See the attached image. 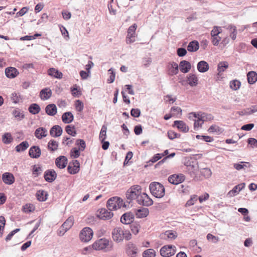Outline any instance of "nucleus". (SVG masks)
<instances>
[{
  "label": "nucleus",
  "instance_id": "obj_1",
  "mask_svg": "<svg viewBox=\"0 0 257 257\" xmlns=\"http://www.w3.org/2000/svg\"><path fill=\"white\" fill-rule=\"evenodd\" d=\"M149 189L152 194L156 198H161L165 195V188L159 182H152L150 184Z\"/></svg>",
  "mask_w": 257,
  "mask_h": 257
},
{
  "label": "nucleus",
  "instance_id": "obj_2",
  "mask_svg": "<svg viewBox=\"0 0 257 257\" xmlns=\"http://www.w3.org/2000/svg\"><path fill=\"white\" fill-rule=\"evenodd\" d=\"M113 246V243L112 241L103 238L99 239L94 242L92 244V247L95 250H100L107 248L108 250L112 249Z\"/></svg>",
  "mask_w": 257,
  "mask_h": 257
},
{
  "label": "nucleus",
  "instance_id": "obj_3",
  "mask_svg": "<svg viewBox=\"0 0 257 257\" xmlns=\"http://www.w3.org/2000/svg\"><path fill=\"white\" fill-rule=\"evenodd\" d=\"M142 192V187L139 185H135L131 186L126 192V197L127 200L131 201L135 199H138L139 196Z\"/></svg>",
  "mask_w": 257,
  "mask_h": 257
},
{
  "label": "nucleus",
  "instance_id": "obj_4",
  "mask_svg": "<svg viewBox=\"0 0 257 257\" xmlns=\"http://www.w3.org/2000/svg\"><path fill=\"white\" fill-rule=\"evenodd\" d=\"M113 240L116 242H120L124 239L123 229L116 226L113 228L111 232Z\"/></svg>",
  "mask_w": 257,
  "mask_h": 257
},
{
  "label": "nucleus",
  "instance_id": "obj_5",
  "mask_svg": "<svg viewBox=\"0 0 257 257\" xmlns=\"http://www.w3.org/2000/svg\"><path fill=\"white\" fill-rule=\"evenodd\" d=\"M93 232L91 228L88 227H84L80 233V238L83 242H88L91 239Z\"/></svg>",
  "mask_w": 257,
  "mask_h": 257
},
{
  "label": "nucleus",
  "instance_id": "obj_6",
  "mask_svg": "<svg viewBox=\"0 0 257 257\" xmlns=\"http://www.w3.org/2000/svg\"><path fill=\"white\" fill-rule=\"evenodd\" d=\"M160 252L162 256L171 257L175 254L176 249L175 246L171 245H164L161 248Z\"/></svg>",
  "mask_w": 257,
  "mask_h": 257
},
{
  "label": "nucleus",
  "instance_id": "obj_7",
  "mask_svg": "<svg viewBox=\"0 0 257 257\" xmlns=\"http://www.w3.org/2000/svg\"><path fill=\"white\" fill-rule=\"evenodd\" d=\"M137 201L139 204L145 206H149L153 204L152 199L146 193H141Z\"/></svg>",
  "mask_w": 257,
  "mask_h": 257
},
{
  "label": "nucleus",
  "instance_id": "obj_8",
  "mask_svg": "<svg viewBox=\"0 0 257 257\" xmlns=\"http://www.w3.org/2000/svg\"><path fill=\"white\" fill-rule=\"evenodd\" d=\"M137 28V25L136 24H134L128 28L126 40L127 44H131L135 41L136 31Z\"/></svg>",
  "mask_w": 257,
  "mask_h": 257
},
{
  "label": "nucleus",
  "instance_id": "obj_9",
  "mask_svg": "<svg viewBox=\"0 0 257 257\" xmlns=\"http://www.w3.org/2000/svg\"><path fill=\"white\" fill-rule=\"evenodd\" d=\"M138 251L136 245L132 242H128L126 246V253L130 257H136Z\"/></svg>",
  "mask_w": 257,
  "mask_h": 257
},
{
  "label": "nucleus",
  "instance_id": "obj_10",
  "mask_svg": "<svg viewBox=\"0 0 257 257\" xmlns=\"http://www.w3.org/2000/svg\"><path fill=\"white\" fill-rule=\"evenodd\" d=\"M185 176L182 174H173L168 177V181L174 185L181 183L185 180Z\"/></svg>",
  "mask_w": 257,
  "mask_h": 257
},
{
  "label": "nucleus",
  "instance_id": "obj_11",
  "mask_svg": "<svg viewBox=\"0 0 257 257\" xmlns=\"http://www.w3.org/2000/svg\"><path fill=\"white\" fill-rule=\"evenodd\" d=\"M134 215L132 212L124 213L120 217V221L124 224H130L134 222Z\"/></svg>",
  "mask_w": 257,
  "mask_h": 257
},
{
  "label": "nucleus",
  "instance_id": "obj_12",
  "mask_svg": "<svg viewBox=\"0 0 257 257\" xmlns=\"http://www.w3.org/2000/svg\"><path fill=\"white\" fill-rule=\"evenodd\" d=\"M3 182L7 185H12L15 181V178L13 174L9 172H5L2 176Z\"/></svg>",
  "mask_w": 257,
  "mask_h": 257
},
{
  "label": "nucleus",
  "instance_id": "obj_13",
  "mask_svg": "<svg viewBox=\"0 0 257 257\" xmlns=\"http://www.w3.org/2000/svg\"><path fill=\"white\" fill-rule=\"evenodd\" d=\"M45 180L49 183L53 182L57 178V173L54 170H47L44 173Z\"/></svg>",
  "mask_w": 257,
  "mask_h": 257
},
{
  "label": "nucleus",
  "instance_id": "obj_14",
  "mask_svg": "<svg viewBox=\"0 0 257 257\" xmlns=\"http://www.w3.org/2000/svg\"><path fill=\"white\" fill-rule=\"evenodd\" d=\"M113 215V213L110 210L108 211L105 208H101L98 215V217L103 220L110 219Z\"/></svg>",
  "mask_w": 257,
  "mask_h": 257
},
{
  "label": "nucleus",
  "instance_id": "obj_15",
  "mask_svg": "<svg viewBox=\"0 0 257 257\" xmlns=\"http://www.w3.org/2000/svg\"><path fill=\"white\" fill-rule=\"evenodd\" d=\"M190 114H193L195 118H198L201 121H209L213 119V116L211 114L202 113L201 114H196L195 112H192Z\"/></svg>",
  "mask_w": 257,
  "mask_h": 257
},
{
  "label": "nucleus",
  "instance_id": "obj_16",
  "mask_svg": "<svg viewBox=\"0 0 257 257\" xmlns=\"http://www.w3.org/2000/svg\"><path fill=\"white\" fill-rule=\"evenodd\" d=\"M29 154L32 158L37 159L41 156V149L38 146H33L30 148Z\"/></svg>",
  "mask_w": 257,
  "mask_h": 257
},
{
  "label": "nucleus",
  "instance_id": "obj_17",
  "mask_svg": "<svg viewBox=\"0 0 257 257\" xmlns=\"http://www.w3.org/2000/svg\"><path fill=\"white\" fill-rule=\"evenodd\" d=\"M118 197L115 196L109 198L107 202V207L109 210L118 209L117 201L118 200Z\"/></svg>",
  "mask_w": 257,
  "mask_h": 257
},
{
  "label": "nucleus",
  "instance_id": "obj_18",
  "mask_svg": "<svg viewBox=\"0 0 257 257\" xmlns=\"http://www.w3.org/2000/svg\"><path fill=\"white\" fill-rule=\"evenodd\" d=\"M68 160L64 156H60L55 160V164L57 167L60 169L65 168L67 164Z\"/></svg>",
  "mask_w": 257,
  "mask_h": 257
},
{
  "label": "nucleus",
  "instance_id": "obj_19",
  "mask_svg": "<svg viewBox=\"0 0 257 257\" xmlns=\"http://www.w3.org/2000/svg\"><path fill=\"white\" fill-rule=\"evenodd\" d=\"M62 132V128L58 125H55L50 129V134L52 137L57 138L60 137Z\"/></svg>",
  "mask_w": 257,
  "mask_h": 257
},
{
  "label": "nucleus",
  "instance_id": "obj_20",
  "mask_svg": "<svg viewBox=\"0 0 257 257\" xmlns=\"http://www.w3.org/2000/svg\"><path fill=\"white\" fill-rule=\"evenodd\" d=\"M179 68L180 71L184 73H188L191 69V65L190 62L186 60H182L180 62Z\"/></svg>",
  "mask_w": 257,
  "mask_h": 257
},
{
  "label": "nucleus",
  "instance_id": "obj_21",
  "mask_svg": "<svg viewBox=\"0 0 257 257\" xmlns=\"http://www.w3.org/2000/svg\"><path fill=\"white\" fill-rule=\"evenodd\" d=\"M5 74L8 78H14L18 75L19 72L16 68L10 67L6 69Z\"/></svg>",
  "mask_w": 257,
  "mask_h": 257
},
{
  "label": "nucleus",
  "instance_id": "obj_22",
  "mask_svg": "<svg viewBox=\"0 0 257 257\" xmlns=\"http://www.w3.org/2000/svg\"><path fill=\"white\" fill-rule=\"evenodd\" d=\"M149 209L147 208L141 207L135 210L136 217L139 218H143L147 217L149 214Z\"/></svg>",
  "mask_w": 257,
  "mask_h": 257
},
{
  "label": "nucleus",
  "instance_id": "obj_23",
  "mask_svg": "<svg viewBox=\"0 0 257 257\" xmlns=\"http://www.w3.org/2000/svg\"><path fill=\"white\" fill-rule=\"evenodd\" d=\"M80 164L78 160L73 161V166L72 167L70 165L67 167L68 172L71 174H75L79 171Z\"/></svg>",
  "mask_w": 257,
  "mask_h": 257
},
{
  "label": "nucleus",
  "instance_id": "obj_24",
  "mask_svg": "<svg viewBox=\"0 0 257 257\" xmlns=\"http://www.w3.org/2000/svg\"><path fill=\"white\" fill-rule=\"evenodd\" d=\"M174 125L183 133H187L189 131V127L182 120H175L174 122Z\"/></svg>",
  "mask_w": 257,
  "mask_h": 257
},
{
  "label": "nucleus",
  "instance_id": "obj_25",
  "mask_svg": "<svg viewBox=\"0 0 257 257\" xmlns=\"http://www.w3.org/2000/svg\"><path fill=\"white\" fill-rule=\"evenodd\" d=\"M187 81L190 86H196L198 83V79L195 74L190 73L187 77Z\"/></svg>",
  "mask_w": 257,
  "mask_h": 257
},
{
  "label": "nucleus",
  "instance_id": "obj_26",
  "mask_svg": "<svg viewBox=\"0 0 257 257\" xmlns=\"http://www.w3.org/2000/svg\"><path fill=\"white\" fill-rule=\"evenodd\" d=\"M52 91L49 88H45L41 90L40 92V97L42 100H47L51 97Z\"/></svg>",
  "mask_w": 257,
  "mask_h": 257
},
{
  "label": "nucleus",
  "instance_id": "obj_27",
  "mask_svg": "<svg viewBox=\"0 0 257 257\" xmlns=\"http://www.w3.org/2000/svg\"><path fill=\"white\" fill-rule=\"evenodd\" d=\"M35 136L38 139H41L47 136V130L44 127H40L36 130Z\"/></svg>",
  "mask_w": 257,
  "mask_h": 257
},
{
  "label": "nucleus",
  "instance_id": "obj_28",
  "mask_svg": "<svg viewBox=\"0 0 257 257\" xmlns=\"http://www.w3.org/2000/svg\"><path fill=\"white\" fill-rule=\"evenodd\" d=\"M197 68L199 72L204 73L209 70V66L207 62L201 61L198 63Z\"/></svg>",
  "mask_w": 257,
  "mask_h": 257
},
{
  "label": "nucleus",
  "instance_id": "obj_29",
  "mask_svg": "<svg viewBox=\"0 0 257 257\" xmlns=\"http://www.w3.org/2000/svg\"><path fill=\"white\" fill-rule=\"evenodd\" d=\"M74 119L73 114L71 112H66L62 115V121L65 123H70Z\"/></svg>",
  "mask_w": 257,
  "mask_h": 257
},
{
  "label": "nucleus",
  "instance_id": "obj_30",
  "mask_svg": "<svg viewBox=\"0 0 257 257\" xmlns=\"http://www.w3.org/2000/svg\"><path fill=\"white\" fill-rule=\"evenodd\" d=\"M45 110L46 113L50 116L55 115L57 112V107L54 104H50L47 105Z\"/></svg>",
  "mask_w": 257,
  "mask_h": 257
},
{
  "label": "nucleus",
  "instance_id": "obj_31",
  "mask_svg": "<svg viewBox=\"0 0 257 257\" xmlns=\"http://www.w3.org/2000/svg\"><path fill=\"white\" fill-rule=\"evenodd\" d=\"M234 168L238 170H245L246 168H248L251 167V165L249 162L241 161L239 163H234L233 164Z\"/></svg>",
  "mask_w": 257,
  "mask_h": 257
},
{
  "label": "nucleus",
  "instance_id": "obj_32",
  "mask_svg": "<svg viewBox=\"0 0 257 257\" xmlns=\"http://www.w3.org/2000/svg\"><path fill=\"white\" fill-rule=\"evenodd\" d=\"M247 81L249 84H253L257 81V73L255 71H249L247 74Z\"/></svg>",
  "mask_w": 257,
  "mask_h": 257
},
{
  "label": "nucleus",
  "instance_id": "obj_33",
  "mask_svg": "<svg viewBox=\"0 0 257 257\" xmlns=\"http://www.w3.org/2000/svg\"><path fill=\"white\" fill-rule=\"evenodd\" d=\"M185 166L187 167V171L188 172L191 176L194 177L196 175V172L198 168L197 165L195 166L191 164H185Z\"/></svg>",
  "mask_w": 257,
  "mask_h": 257
},
{
  "label": "nucleus",
  "instance_id": "obj_34",
  "mask_svg": "<svg viewBox=\"0 0 257 257\" xmlns=\"http://www.w3.org/2000/svg\"><path fill=\"white\" fill-rule=\"evenodd\" d=\"M48 74L51 76L59 79L61 78L63 76L61 72L54 68H50L48 71Z\"/></svg>",
  "mask_w": 257,
  "mask_h": 257
},
{
  "label": "nucleus",
  "instance_id": "obj_35",
  "mask_svg": "<svg viewBox=\"0 0 257 257\" xmlns=\"http://www.w3.org/2000/svg\"><path fill=\"white\" fill-rule=\"evenodd\" d=\"M199 43L197 41H193L189 43L187 50L189 52H195L199 49Z\"/></svg>",
  "mask_w": 257,
  "mask_h": 257
},
{
  "label": "nucleus",
  "instance_id": "obj_36",
  "mask_svg": "<svg viewBox=\"0 0 257 257\" xmlns=\"http://www.w3.org/2000/svg\"><path fill=\"white\" fill-rule=\"evenodd\" d=\"M28 110L32 114H37L40 112L41 108L37 103H33L29 106Z\"/></svg>",
  "mask_w": 257,
  "mask_h": 257
},
{
  "label": "nucleus",
  "instance_id": "obj_37",
  "mask_svg": "<svg viewBox=\"0 0 257 257\" xmlns=\"http://www.w3.org/2000/svg\"><path fill=\"white\" fill-rule=\"evenodd\" d=\"M37 199L40 201H45L47 199L48 193L44 190H39L36 193Z\"/></svg>",
  "mask_w": 257,
  "mask_h": 257
},
{
  "label": "nucleus",
  "instance_id": "obj_38",
  "mask_svg": "<svg viewBox=\"0 0 257 257\" xmlns=\"http://www.w3.org/2000/svg\"><path fill=\"white\" fill-rule=\"evenodd\" d=\"M59 143L58 142L51 140L48 143V149L51 152H54L58 149Z\"/></svg>",
  "mask_w": 257,
  "mask_h": 257
},
{
  "label": "nucleus",
  "instance_id": "obj_39",
  "mask_svg": "<svg viewBox=\"0 0 257 257\" xmlns=\"http://www.w3.org/2000/svg\"><path fill=\"white\" fill-rule=\"evenodd\" d=\"M132 232L135 234H137L140 230L141 225L139 222L134 221L130 225Z\"/></svg>",
  "mask_w": 257,
  "mask_h": 257
},
{
  "label": "nucleus",
  "instance_id": "obj_40",
  "mask_svg": "<svg viewBox=\"0 0 257 257\" xmlns=\"http://www.w3.org/2000/svg\"><path fill=\"white\" fill-rule=\"evenodd\" d=\"M73 224V219L72 217H69L62 224V227L65 230V232L69 230Z\"/></svg>",
  "mask_w": 257,
  "mask_h": 257
},
{
  "label": "nucleus",
  "instance_id": "obj_41",
  "mask_svg": "<svg viewBox=\"0 0 257 257\" xmlns=\"http://www.w3.org/2000/svg\"><path fill=\"white\" fill-rule=\"evenodd\" d=\"M171 68H170L169 74L171 76L176 75L179 72L178 65L175 62H172L170 64Z\"/></svg>",
  "mask_w": 257,
  "mask_h": 257
},
{
  "label": "nucleus",
  "instance_id": "obj_42",
  "mask_svg": "<svg viewBox=\"0 0 257 257\" xmlns=\"http://www.w3.org/2000/svg\"><path fill=\"white\" fill-rule=\"evenodd\" d=\"M29 146L27 141H24L16 146V150L18 152L24 151L29 147Z\"/></svg>",
  "mask_w": 257,
  "mask_h": 257
},
{
  "label": "nucleus",
  "instance_id": "obj_43",
  "mask_svg": "<svg viewBox=\"0 0 257 257\" xmlns=\"http://www.w3.org/2000/svg\"><path fill=\"white\" fill-rule=\"evenodd\" d=\"M228 67V63L226 61L221 62L218 64L217 71H218V75L224 71L225 69Z\"/></svg>",
  "mask_w": 257,
  "mask_h": 257
},
{
  "label": "nucleus",
  "instance_id": "obj_44",
  "mask_svg": "<svg viewBox=\"0 0 257 257\" xmlns=\"http://www.w3.org/2000/svg\"><path fill=\"white\" fill-rule=\"evenodd\" d=\"M13 116L17 118L18 120H21L25 117V115L22 111L19 109H15L13 111Z\"/></svg>",
  "mask_w": 257,
  "mask_h": 257
},
{
  "label": "nucleus",
  "instance_id": "obj_45",
  "mask_svg": "<svg viewBox=\"0 0 257 257\" xmlns=\"http://www.w3.org/2000/svg\"><path fill=\"white\" fill-rule=\"evenodd\" d=\"M241 82L238 80H233L230 82V87L233 90H237L239 89Z\"/></svg>",
  "mask_w": 257,
  "mask_h": 257
},
{
  "label": "nucleus",
  "instance_id": "obj_46",
  "mask_svg": "<svg viewBox=\"0 0 257 257\" xmlns=\"http://www.w3.org/2000/svg\"><path fill=\"white\" fill-rule=\"evenodd\" d=\"M227 29L230 31V37L232 40H235L236 38V29L235 26L230 25L228 26Z\"/></svg>",
  "mask_w": 257,
  "mask_h": 257
},
{
  "label": "nucleus",
  "instance_id": "obj_47",
  "mask_svg": "<svg viewBox=\"0 0 257 257\" xmlns=\"http://www.w3.org/2000/svg\"><path fill=\"white\" fill-rule=\"evenodd\" d=\"M13 140V138L12 137L11 134L9 133H7L4 134V135L2 136V141L3 143L5 144H9L12 142Z\"/></svg>",
  "mask_w": 257,
  "mask_h": 257
},
{
  "label": "nucleus",
  "instance_id": "obj_48",
  "mask_svg": "<svg viewBox=\"0 0 257 257\" xmlns=\"http://www.w3.org/2000/svg\"><path fill=\"white\" fill-rule=\"evenodd\" d=\"M65 131L67 132V134L69 135L75 137L77 133L75 131V126H72L71 125H68L65 127Z\"/></svg>",
  "mask_w": 257,
  "mask_h": 257
},
{
  "label": "nucleus",
  "instance_id": "obj_49",
  "mask_svg": "<svg viewBox=\"0 0 257 257\" xmlns=\"http://www.w3.org/2000/svg\"><path fill=\"white\" fill-rule=\"evenodd\" d=\"M106 130L107 127L105 125H103L99 134V139L100 141H103L105 140L106 137Z\"/></svg>",
  "mask_w": 257,
  "mask_h": 257
},
{
  "label": "nucleus",
  "instance_id": "obj_50",
  "mask_svg": "<svg viewBox=\"0 0 257 257\" xmlns=\"http://www.w3.org/2000/svg\"><path fill=\"white\" fill-rule=\"evenodd\" d=\"M11 98L13 102L15 103H18L22 100L20 94L16 92L12 94Z\"/></svg>",
  "mask_w": 257,
  "mask_h": 257
},
{
  "label": "nucleus",
  "instance_id": "obj_51",
  "mask_svg": "<svg viewBox=\"0 0 257 257\" xmlns=\"http://www.w3.org/2000/svg\"><path fill=\"white\" fill-rule=\"evenodd\" d=\"M155 251L152 248H150L144 251L143 254V257H155Z\"/></svg>",
  "mask_w": 257,
  "mask_h": 257
},
{
  "label": "nucleus",
  "instance_id": "obj_52",
  "mask_svg": "<svg viewBox=\"0 0 257 257\" xmlns=\"http://www.w3.org/2000/svg\"><path fill=\"white\" fill-rule=\"evenodd\" d=\"M255 112H257V105H252L250 108L244 109V114L245 115H250Z\"/></svg>",
  "mask_w": 257,
  "mask_h": 257
},
{
  "label": "nucleus",
  "instance_id": "obj_53",
  "mask_svg": "<svg viewBox=\"0 0 257 257\" xmlns=\"http://www.w3.org/2000/svg\"><path fill=\"white\" fill-rule=\"evenodd\" d=\"M43 172V169L42 166L40 165H34L33 166V174L36 176L40 175Z\"/></svg>",
  "mask_w": 257,
  "mask_h": 257
},
{
  "label": "nucleus",
  "instance_id": "obj_54",
  "mask_svg": "<svg viewBox=\"0 0 257 257\" xmlns=\"http://www.w3.org/2000/svg\"><path fill=\"white\" fill-rule=\"evenodd\" d=\"M76 144L79 146L78 149L80 151H83L86 148L85 142L83 140L78 139L76 141Z\"/></svg>",
  "mask_w": 257,
  "mask_h": 257
},
{
  "label": "nucleus",
  "instance_id": "obj_55",
  "mask_svg": "<svg viewBox=\"0 0 257 257\" xmlns=\"http://www.w3.org/2000/svg\"><path fill=\"white\" fill-rule=\"evenodd\" d=\"M200 173L202 175H203L206 178H209L211 176V174H212L211 170L207 168L202 169L201 170Z\"/></svg>",
  "mask_w": 257,
  "mask_h": 257
},
{
  "label": "nucleus",
  "instance_id": "obj_56",
  "mask_svg": "<svg viewBox=\"0 0 257 257\" xmlns=\"http://www.w3.org/2000/svg\"><path fill=\"white\" fill-rule=\"evenodd\" d=\"M80 150L76 148H73L70 152L71 157L74 159L78 158L80 155Z\"/></svg>",
  "mask_w": 257,
  "mask_h": 257
},
{
  "label": "nucleus",
  "instance_id": "obj_57",
  "mask_svg": "<svg viewBox=\"0 0 257 257\" xmlns=\"http://www.w3.org/2000/svg\"><path fill=\"white\" fill-rule=\"evenodd\" d=\"M221 32L220 27L214 26L211 32V37H217Z\"/></svg>",
  "mask_w": 257,
  "mask_h": 257
},
{
  "label": "nucleus",
  "instance_id": "obj_58",
  "mask_svg": "<svg viewBox=\"0 0 257 257\" xmlns=\"http://www.w3.org/2000/svg\"><path fill=\"white\" fill-rule=\"evenodd\" d=\"M180 134H179L175 132L170 130L168 132V137L169 139L173 140L175 138H178L180 137Z\"/></svg>",
  "mask_w": 257,
  "mask_h": 257
},
{
  "label": "nucleus",
  "instance_id": "obj_59",
  "mask_svg": "<svg viewBox=\"0 0 257 257\" xmlns=\"http://www.w3.org/2000/svg\"><path fill=\"white\" fill-rule=\"evenodd\" d=\"M197 200V196L196 195H192L190 199L189 200H188L186 204H185V206L186 207H187V206H190L191 205H193V204H194L195 202Z\"/></svg>",
  "mask_w": 257,
  "mask_h": 257
},
{
  "label": "nucleus",
  "instance_id": "obj_60",
  "mask_svg": "<svg viewBox=\"0 0 257 257\" xmlns=\"http://www.w3.org/2000/svg\"><path fill=\"white\" fill-rule=\"evenodd\" d=\"M34 207L30 204H27L23 206V210L25 213H30L34 210Z\"/></svg>",
  "mask_w": 257,
  "mask_h": 257
},
{
  "label": "nucleus",
  "instance_id": "obj_61",
  "mask_svg": "<svg viewBox=\"0 0 257 257\" xmlns=\"http://www.w3.org/2000/svg\"><path fill=\"white\" fill-rule=\"evenodd\" d=\"M75 107H76V110L78 111H79V112L82 111L83 110V107H84V105H83V102L80 100H76V104H75Z\"/></svg>",
  "mask_w": 257,
  "mask_h": 257
},
{
  "label": "nucleus",
  "instance_id": "obj_62",
  "mask_svg": "<svg viewBox=\"0 0 257 257\" xmlns=\"http://www.w3.org/2000/svg\"><path fill=\"white\" fill-rule=\"evenodd\" d=\"M131 114L134 117H139L141 115V110L139 108H132L131 110Z\"/></svg>",
  "mask_w": 257,
  "mask_h": 257
},
{
  "label": "nucleus",
  "instance_id": "obj_63",
  "mask_svg": "<svg viewBox=\"0 0 257 257\" xmlns=\"http://www.w3.org/2000/svg\"><path fill=\"white\" fill-rule=\"evenodd\" d=\"M207 239L208 240H211L213 243H216L219 241V237L218 236H214L210 233H208L207 235Z\"/></svg>",
  "mask_w": 257,
  "mask_h": 257
},
{
  "label": "nucleus",
  "instance_id": "obj_64",
  "mask_svg": "<svg viewBox=\"0 0 257 257\" xmlns=\"http://www.w3.org/2000/svg\"><path fill=\"white\" fill-rule=\"evenodd\" d=\"M247 143L252 148H257V140L254 138H250L247 140Z\"/></svg>",
  "mask_w": 257,
  "mask_h": 257
}]
</instances>
